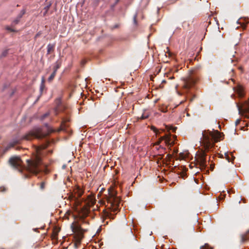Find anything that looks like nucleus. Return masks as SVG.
<instances>
[{
	"label": "nucleus",
	"mask_w": 249,
	"mask_h": 249,
	"mask_svg": "<svg viewBox=\"0 0 249 249\" xmlns=\"http://www.w3.org/2000/svg\"><path fill=\"white\" fill-rule=\"evenodd\" d=\"M47 147V145H42L36 146V154L34 156L32 160H27L26 167L23 165V162L18 157H13L9 160V164L19 172H23L26 170L28 172L37 174L40 171L39 166L42 164L41 156L42 155V150Z\"/></svg>",
	"instance_id": "1"
},
{
	"label": "nucleus",
	"mask_w": 249,
	"mask_h": 249,
	"mask_svg": "<svg viewBox=\"0 0 249 249\" xmlns=\"http://www.w3.org/2000/svg\"><path fill=\"white\" fill-rule=\"evenodd\" d=\"M69 121V119H63L60 127L57 130L50 127L47 124H45L46 127L45 129L39 127H36L33 129L20 138L14 140L4 148L2 154H4L15 145L19 143L21 140H31L33 138H36L38 139H42L49 136L52 133L55 132H59L61 131L65 130L66 128L68 127V125L66 123Z\"/></svg>",
	"instance_id": "2"
},
{
	"label": "nucleus",
	"mask_w": 249,
	"mask_h": 249,
	"mask_svg": "<svg viewBox=\"0 0 249 249\" xmlns=\"http://www.w3.org/2000/svg\"><path fill=\"white\" fill-rule=\"evenodd\" d=\"M221 133L218 130L210 131L208 130L202 133L203 143L204 145L205 151L208 152L212 148L215 142H218L221 137Z\"/></svg>",
	"instance_id": "3"
},
{
	"label": "nucleus",
	"mask_w": 249,
	"mask_h": 249,
	"mask_svg": "<svg viewBox=\"0 0 249 249\" xmlns=\"http://www.w3.org/2000/svg\"><path fill=\"white\" fill-rule=\"evenodd\" d=\"M107 200V205L106 207L110 209L111 212L115 213L118 210L120 204V199L117 196L115 193L113 192H109Z\"/></svg>",
	"instance_id": "4"
},
{
	"label": "nucleus",
	"mask_w": 249,
	"mask_h": 249,
	"mask_svg": "<svg viewBox=\"0 0 249 249\" xmlns=\"http://www.w3.org/2000/svg\"><path fill=\"white\" fill-rule=\"evenodd\" d=\"M72 231L74 233L75 245L78 246L81 244L84 237V233L86 230L83 229L78 224H72L71 226Z\"/></svg>",
	"instance_id": "5"
},
{
	"label": "nucleus",
	"mask_w": 249,
	"mask_h": 249,
	"mask_svg": "<svg viewBox=\"0 0 249 249\" xmlns=\"http://www.w3.org/2000/svg\"><path fill=\"white\" fill-rule=\"evenodd\" d=\"M198 80V77L194 74H192L184 78L182 80V88L184 89L188 90L195 85Z\"/></svg>",
	"instance_id": "6"
},
{
	"label": "nucleus",
	"mask_w": 249,
	"mask_h": 249,
	"mask_svg": "<svg viewBox=\"0 0 249 249\" xmlns=\"http://www.w3.org/2000/svg\"><path fill=\"white\" fill-rule=\"evenodd\" d=\"M206 156V152L202 151L198 154L196 157L197 161L202 168H205L207 166Z\"/></svg>",
	"instance_id": "7"
},
{
	"label": "nucleus",
	"mask_w": 249,
	"mask_h": 249,
	"mask_svg": "<svg viewBox=\"0 0 249 249\" xmlns=\"http://www.w3.org/2000/svg\"><path fill=\"white\" fill-rule=\"evenodd\" d=\"M171 134H165L164 136L160 137L155 145H159L162 141H164L167 145H173L174 143L171 142Z\"/></svg>",
	"instance_id": "8"
},
{
	"label": "nucleus",
	"mask_w": 249,
	"mask_h": 249,
	"mask_svg": "<svg viewBox=\"0 0 249 249\" xmlns=\"http://www.w3.org/2000/svg\"><path fill=\"white\" fill-rule=\"evenodd\" d=\"M238 109L240 113L246 114L245 116L249 118V116L248 114L249 113V101H245L243 105L242 108L239 107Z\"/></svg>",
	"instance_id": "9"
},
{
	"label": "nucleus",
	"mask_w": 249,
	"mask_h": 249,
	"mask_svg": "<svg viewBox=\"0 0 249 249\" xmlns=\"http://www.w3.org/2000/svg\"><path fill=\"white\" fill-rule=\"evenodd\" d=\"M25 10L24 9L22 10L19 15L18 16V17L16 18L13 20V21L12 23V26H15L16 24H17L20 18L22 17V16L25 14Z\"/></svg>",
	"instance_id": "10"
},
{
	"label": "nucleus",
	"mask_w": 249,
	"mask_h": 249,
	"mask_svg": "<svg viewBox=\"0 0 249 249\" xmlns=\"http://www.w3.org/2000/svg\"><path fill=\"white\" fill-rule=\"evenodd\" d=\"M235 92L239 95V97H243L244 96V89L241 85H238L234 88Z\"/></svg>",
	"instance_id": "11"
},
{
	"label": "nucleus",
	"mask_w": 249,
	"mask_h": 249,
	"mask_svg": "<svg viewBox=\"0 0 249 249\" xmlns=\"http://www.w3.org/2000/svg\"><path fill=\"white\" fill-rule=\"evenodd\" d=\"M54 48H55V44L49 43L47 45V55L53 53L54 51Z\"/></svg>",
	"instance_id": "12"
},
{
	"label": "nucleus",
	"mask_w": 249,
	"mask_h": 249,
	"mask_svg": "<svg viewBox=\"0 0 249 249\" xmlns=\"http://www.w3.org/2000/svg\"><path fill=\"white\" fill-rule=\"evenodd\" d=\"M248 239H249V230L247 231L246 233L241 235V243H244Z\"/></svg>",
	"instance_id": "13"
},
{
	"label": "nucleus",
	"mask_w": 249,
	"mask_h": 249,
	"mask_svg": "<svg viewBox=\"0 0 249 249\" xmlns=\"http://www.w3.org/2000/svg\"><path fill=\"white\" fill-rule=\"evenodd\" d=\"M56 104H57V107H55V112L56 115H57L58 114V112L61 110V102L59 99L57 101Z\"/></svg>",
	"instance_id": "14"
},
{
	"label": "nucleus",
	"mask_w": 249,
	"mask_h": 249,
	"mask_svg": "<svg viewBox=\"0 0 249 249\" xmlns=\"http://www.w3.org/2000/svg\"><path fill=\"white\" fill-rule=\"evenodd\" d=\"M75 193L77 197H80L82 196L83 192L80 188H78L75 191Z\"/></svg>",
	"instance_id": "15"
},
{
	"label": "nucleus",
	"mask_w": 249,
	"mask_h": 249,
	"mask_svg": "<svg viewBox=\"0 0 249 249\" xmlns=\"http://www.w3.org/2000/svg\"><path fill=\"white\" fill-rule=\"evenodd\" d=\"M165 128L168 131L172 130L173 132H175L177 127H173L172 126L165 125Z\"/></svg>",
	"instance_id": "16"
},
{
	"label": "nucleus",
	"mask_w": 249,
	"mask_h": 249,
	"mask_svg": "<svg viewBox=\"0 0 249 249\" xmlns=\"http://www.w3.org/2000/svg\"><path fill=\"white\" fill-rule=\"evenodd\" d=\"M56 72L53 71V72L51 74L50 77L48 78V81L51 82L53 79L54 77L55 76Z\"/></svg>",
	"instance_id": "17"
},
{
	"label": "nucleus",
	"mask_w": 249,
	"mask_h": 249,
	"mask_svg": "<svg viewBox=\"0 0 249 249\" xmlns=\"http://www.w3.org/2000/svg\"><path fill=\"white\" fill-rule=\"evenodd\" d=\"M44 82H45L44 78H42L41 83V85L40 86V90L41 92H42V91L43 90V89L45 88Z\"/></svg>",
	"instance_id": "18"
},
{
	"label": "nucleus",
	"mask_w": 249,
	"mask_h": 249,
	"mask_svg": "<svg viewBox=\"0 0 249 249\" xmlns=\"http://www.w3.org/2000/svg\"><path fill=\"white\" fill-rule=\"evenodd\" d=\"M200 249H213V248L210 247L207 243L205 244L204 246L200 247Z\"/></svg>",
	"instance_id": "19"
},
{
	"label": "nucleus",
	"mask_w": 249,
	"mask_h": 249,
	"mask_svg": "<svg viewBox=\"0 0 249 249\" xmlns=\"http://www.w3.org/2000/svg\"><path fill=\"white\" fill-rule=\"evenodd\" d=\"M151 129L156 134V135H158L160 133L159 130H158L154 126H151Z\"/></svg>",
	"instance_id": "20"
},
{
	"label": "nucleus",
	"mask_w": 249,
	"mask_h": 249,
	"mask_svg": "<svg viewBox=\"0 0 249 249\" xmlns=\"http://www.w3.org/2000/svg\"><path fill=\"white\" fill-rule=\"evenodd\" d=\"M60 63L56 62L55 63V65L53 68V71L56 72L57 70L60 68Z\"/></svg>",
	"instance_id": "21"
},
{
	"label": "nucleus",
	"mask_w": 249,
	"mask_h": 249,
	"mask_svg": "<svg viewBox=\"0 0 249 249\" xmlns=\"http://www.w3.org/2000/svg\"><path fill=\"white\" fill-rule=\"evenodd\" d=\"M105 214L106 216L108 218L113 219V215L110 213L107 212Z\"/></svg>",
	"instance_id": "22"
},
{
	"label": "nucleus",
	"mask_w": 249,
	"mask_h": 249,
	"mask_svg": "<svg viewBox=\"0 0 249 249\" xmlns=\"http://www.w3.org/2000/svg\"><path fill=\"white\" fill-rule=\"evenodd\" d=\"M167 51L165 52V55L167 56V54H168V56L169 57H171L172 55V53L169 51V48L167 47L166 48Z\"/></svg>",
	"instance_id": "23"
},
{
	"label": "nucleus",
	"mask_w": 249,
	"mask_h": 249,
	"mask_svg": "<svg viewBox=\"0 0 249 249\" xmlns=\"http://www.w3.org/2000/svg\"><path fill=\"white\" fill-rule=\"evenodd\" d=\"M225 158L229 162L231 161V158L230 157L228 153L227 152L225 153Z\"/></svg>",
	"instance_id": "24"
},
{
	"label": "nucleus",
	"mask_w": 249,
	"mask_h": 249,
	"mask_svg": "<svg viewBox=\"0 0 249 249\" xmlns=\"http://www.w3.org/2000/svg\"><path fill=\"white\" fill-rule=\"evenodd\" d=\"M49 114H50L49 112H47V113H45L41 117V120H44L45 118L48 117L49 115Z\"/></svg>",
	"instance_id": "25"
},
{
	"label": "nucleus",
	"mask_w": 249,
	"mask_h": 249,
	"mask_svg": "<svg viewBox=\"0 0 249 249\" xmlns=\"http://www.w3.org/2000/svg\"><path fill=\"white\" fill-rule=\"evenodd\" d=\"M7 190V189L4 186L0 187V192H5Z\"/></svg>",
	"instance_id": "26"
},
{
	"label": "nucleus",
	"mask_w": 249,
	"mask_h": 249,
	"mask_svg": "<svg viewBox=\"0 0 249 249\" xmlns=\"http://www.w3.org/2000/svg\"><path fill=\"white\" fill-rule=\"evenodd\" d=\"M137 14H136L133 17V22L135 25H136L137 24Z\"/></svg>",
	"instance_id": "27"
},
{
	"label": "nucleus",
	"mask_w": 249,
	"mask_h": 249,
	"mask_svg": "<svg viewBox=\"0 0 249 249\" xmlns=\"http://www.w3.org/2000/svg\"><path fill=\"white\" fill-rule=\"evenodd\" d=\"M242 200L243 201L244 203H246V199L245 198H238L237 199V201H238L239 204H240L241 201H242Z\"/></svg>",
	"instance_id": "28"
},
{
	"label": "nucleus",
	"mask_w": 249,
	"mask_h": 249,
	"mask_svg": "<svg viewBox=\"0 0 249 249\" xmlns=\"http://www.w3.org/2000/svg\"><path fill=\"white\" fill-rule=\"evenodd\" d=\"M45 186V183L44 182H42L40 185V188L41 190H43L44 189Z\"/></svg>",
	"instance_id": "29"
},
{
	"label": "nucleus",
	"mask_w": 249,
	"mask_h": 249,
	"mask_svg": "<svg viewBox=\"0 0 249 249\" xmlns=\"http://www.w3.org/2000/svg\"><path fill=\"white\" fill-rule=\"evenodd\" d=\"M6 29L10 32H15V30L10 27H6Z\"/></svg>",
	"instance_id": "30"
},
{
	"label": "nucleus",
	"mask_w": 249,
	"mask_h": 249,
	"mask_svg": "<svg viewBox=\"0 0 249 249\" xmlns=\"http://www.w3.org/2000/svg\"><path fill=\"white\" fill-rule=\"evenodd\" d=\"M41 33L40 32H39L38 33H37L35 36V39H36L37 37H38L41 35Z\"/></svg>",
	"instance_id": "31"
},
{
	"label": "nucleus",
	"mask_w": 249,
	"mask_h": 249,
	"mask_svg": "<svg viewBox=\"0 0 249 249\" xmlns=\"http://www.w3.org/2000/svg\"><path fill=\"white\" fill-rule=\"evenodd\" d=\"M148 117V115H145L144 114H142L141 118L142 119H144L147 118Z\"/></svg>",
	"instance_id": "32"
},
{
	"label": "nucleus",
	"mask_w": 249,
	"mask_h": 249,
	"mask_svg": "<svg viewBox=\"0 0 249 249\" xmlns=\"http://www.w3.org/2000/svg\"><path fill=\"white\" fill-rule=\"evenodd\" d=\"M119 1V0H116V1H115V2L114 4L112 5L111 6V7H112V8H113V7H114V6H115L117 4V3H118V2Z\"/></svg>",
	"instance_id": "33"
},
{
	"label": "nucleus",
	"mask_w": 249,
	"mask_h": 249,
	"mask_svg": "<svg viewBox=\"0 0 249 249\" xmlns=\"http://www.w3.org/2000/svg\"><path fill=\"white\" fill-rule=\"evenodd\" d=\"M240 122V120L237 119L235 122V125H238L239 124Z\"/></svg>",
	"instance_id": "34"
},
{
	"label": "nucleus",
	"mask_w": 249,
	"mask_h": 249,
	"mask_svg": "<svg viewBox=\"0 0 249 249\" xmlns=\"http://www.w3.org/2000/svg\"><path fill=\"white\" fill-rule=\"evenodd\" d=\"M50 4L47 6H46L45 9H46V13L47 12V11L48 10V9H49L50 8Z\"/></svg>",
	"instance_id": "35"
},
{
	"label": "nucleus",
	"mask_w": 249,
	"mask_h": 249,
	"mask_svg": "<svg viewBox=\"0 0 249 249\" xmlns=\"http://www.w3.org/2000/svg\"><path fill=\"white\" fill-rule=\"evenodd\" d=\"M6 53H7V52H6V51H5V52H3V53H2V55H3V56H5V55H6Z\"/></svg>",
	"instance_id": "36"
},
{
	"label": "nucleus",
	"mask_w": 249,
	"mask_h": 249,
	"mask_svg": "<svg viewBox=\"0 0 249 249\" xmlns=\"http://www.w3.org/2000/svg\"><path fill=\"white\" fill-rule=\"evenodd\" d=\"M159 148H161L163 150H165V148H163V147H161V146H160V147L159 148H157V149H159Z\"/></svg>",
	"instance_id": "37"
},
{
	"label": "nucleus",
	"mask_w": 249,
	"mask_h": 249,
	"mask_svg": "<svg viewBox=\"0 0 249 249\" xmlns=\"http://www.w3.org/2000/svg\"><path fill=\"white\" fill-rule=\"evenodd\" d=\"M116 105H114L113 106V107H112V110H114V109H116Z\"/></svg>",
	"instance_id": "38"
},
{
	"label": "nucleus",
	"mask_w": 249,
	"mask_h": 249,
	"mask_svg": "<svg viewBox=\"0 0 249 249\" xmlns=\"http://www.w3.org/2000/svg\"><path fill=\"white\" fill-rule=\"evenodd\" d=\"M167 157H168L169 158H171L172 156L171 155L168 154V155H167Z\"/></svg>",
	"instance_id": "39"
},
{
	"label": "nucleus",
	"mask_w": 249,
	"mask_h": 249,
	"mask_svg": "<svg viewBox=\"0 0 249 249\" xmlns=\"http://www.w3.org/2000/svg\"><path fill=\"white\" fill-rule=\"evenodd\" d=\"M82 64H85V63H86V61H85V60H83V61H82Z\"/></svg>",
	"instance_id": "40"
},
{
	"label": "nucleus",
	"mask_w": 249,
	"mask_h": 249,
	"mask_svg": "<svg viewBox=\"0 0 249 249\" xmlns=\"http://www.w3.org/2000/svg\"><path fill=\"white\" fill-rule=\"evenodd\" d=\"M164 155L163 154H162V155H160V159H162Z\"/></svg>",
	"instance_id": "41"
},
{
	"label": "nucleus",
	"mask_w": 249,
	"mask_h": 249,
	"mask_svg": "<svg viewBox=\"0 0 249 249\" xmlns=\"http://www.w3.org/2000/svg\"><path fill=\"white\" fill-rule=\"evenodd\" d=\"M235 61V60L231 59V63H232V62H234V61ZM236 61H237V60H236Z\"/></svg>",
	"instance_id": "42"
},
{
	"label": "nucleus",
	"mask_w": 249,
	"mask_h": 249,
	"mask_svg": "<svg viewBox=\"0 0 249 249\" xmlns=\"http://www.w3.org/2000/svg\"><path fill=\"white\" fill-rule=\"evenodd\" d=\"M160 130H161L162 131H163V132L165 131V130H164V129H161Z\"/></svg>",
	"instance_id": "43"
},
{
	"label": "nucleus",
	"mask_w": 249,
	"mask_h": 249,
	"mask_svg": "<svg viewBox=\"0 0 249 249\" xmlns=\"http://www.w3.org/2000/svg\"><path fill=\"white\" fill-rule=\"evenodd\" d=\"M220 157L223 158V156L222 155H221Z\"/></svg>",
	"instance_id": "44"
},
{
	"label": "nucleus",
	"mask_w": 249,
	"mask_h": 249,
	"mask_svg": "<svg viewBox=\"0 0 249 249\" xmlns=\"http://www.w3.org/2000/svg\"><path fill=\"white\" fill-rule=\"evenodd\" d=\"M165 82H166V81L165 80L162 81V83H165Z\"/></svg>",
	"instance_id": "45"
},
{
	"label": "nucleus",
	"mask_w": 249,
	"mask_h": 249,
	"mask_svg": "<svg viewBox=\"0 0 249 249\" xmlns=\"http://www.w3.org/2000/svg\"><path fill=\"white\" fill-rule=\"evenodd\" d=\"M239 69L241 70H242V68L241 67H240Z\"/></svg>",
	"instance_id": "46"
},
{
	"label": "nucleus",
	"mask_w": 249,
	"mask_h": 249,
	"mask_svg": "<svg viewBox=\"0 0 249 249\" xmlns=\"http://www.w3.org/2000/svg\"><path fill=\"white\" fill-rule=\"evenodd\" d=\"M25 178H28V175H26V176H25Z\"/></svg>",
	"instance_id": "47"
}]
</instances>
